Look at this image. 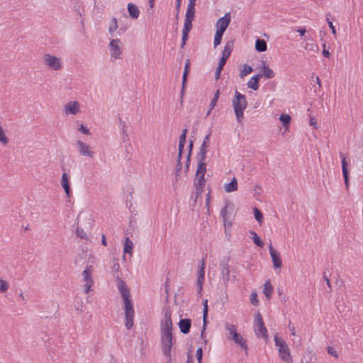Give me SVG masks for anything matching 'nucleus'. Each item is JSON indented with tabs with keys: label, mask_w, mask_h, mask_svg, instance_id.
Returning a JSON list of instances; mask_svg holds the SVG:
<instances>
[{
	"label": "nucleus",
	"mask_w": 363,
	"mask_h": 363,
	"mask_svg": "<svg viewBox=\"0 0 363 363\" xmlns=\"http://www.w3.org/2000/svg\"><path fill=\"white\" fill-rule=\"evenodd\" d=\"M118 289L120 291L123 301V308L125 311V325L129 330L133 325V318L135 311L133 303L130 297V291L124 281H120L118 284Z\"/></svg>",
	"instance_id": "1"
},
{
	"label": "nucleus",
	"mask_w": 363,
	"mask_h": 363,
	"mask_svg": "<svg viewBox=\"0 0 363 363\" xmlns=\"http://www.w3.org/2000/svg\"><path fill=\"white\" fill-rule=\"evenodd\" d=\"M232 106L238 123H240L244 117V111L246 109L247 102L244 94L235 91V96L232 100Z\"/></svg>",
	"instance_id": "2"
},
{
	"label": "nucleus",
	"mask_w": 363,
	"mask_h": 363,
	"mask_svg": "<svg viewBox=\"0 0 363 363\" xmlns=\"http://www.w3.org/2000/svg\"><path fill=\"white\" fill-rule=\"evenodd\" d=\"M42 63L49 71L58 72L63 69L62 58L50 53L43 54L42 56Z\"/></svg>",
	"instance_id": "3"
},
{
	"label": "nucleus",
	"mask_w": 363,
	"mask_h": 363,
	"mask_svg": "<svg viewBox=\"0 0 363 363\" xmlns=\"http://www.w3.org/2000/svg\"><path fill=\"white\" fill-rule=\"evenodd\" d=\"M107 49L111 61L120 60L123 59L124 45L121 39H112L109 42L107 46Z\"/></svg>",
	"instance_id": "4"
},
{
	"label": "nucleus",
	"mask_w": 363,
	"mask_h": 363,
	"mask_svg": "<svg viewBox=\"0 0 363 363\" xmlns=\"http://www.w3.org/2000/svg\"><path fill=\"white\" fill-rule=\"evenodd\" d=\"M206 172V162L203 161H199V165L196 169V179L194 182V185L196 186V194L197 196L200 195L203 191V189L206 183V179L204 178Z\"/></svg>",
	"instance_id": "5"
},
{
	"label": "nucleus",
	"mask_w": 363,
	"mask_h": 363,
	"mask_svg": "<svg viewBox=\"0 0 363 363\" xmlns=\"http://www.w3.org/2000/svg\"><path fill=\"white\" fill-rule=\"evenodd\" d=\"M225 330L228 332L227 338L233 341L235 344L240 345L242 349L247 350V346L245 340L237 333L236 326L233 324L226 323L225 324Z\"/></svg>",
	"instance_id": "6"
},
{
	"label": "nucleus",
	"mask_w": 363,
	"mask_h": 363,
	"mask_svg": "<svg viewBox=\"0 0 363 363\" xmlns=\"http://www.w3.org/2000/svg\"><path fill=\"white\" fill-rule=\"evenodd\" d=\"M172 330H161V345L164 356L171 360L172 347Z\"/></svg>",
	"instance_id": "7"
},
{
	"label": "nucleus",
	"mask_w": 363,
	"mask_h": 363,
	"mask_svg": "<svg viewBox=\"0 0 363 363\" xmlns=\"http://www.w3.org/2000/svg\"><path fill=\"white\" fill-rule=\"evenodd\" d=\"M274 342L279 350V357L287 363H292V359L288 345L284 340L279 337L277 334L274 335Z\"/></svg>",
	"instance_id": "8"
},
{
	"label": "nucleus",
	"mask_w": 363,
	"mask_h": 363,
	"mask_svg": "<svg viewBox=\"0 0 363 363\" xmlns=\"http://www.w3.org/2000/svg\"><path fill=\"white\" fill-rule=\"evenodd\" d=\"M255 321H254V331L255 335L258 337H262L264 339H267V330L264 326L262 318L259 313H257L255 315Z\"/></svg>",
	"instance_id": "9"
},
{
	"label": "nucleus",
	"mask_w": 363,
	"mask_h": 363,
	"mask_svg": "<svg viewBox=\"0 0 363 363\" xmlns=\"http://www.w3.org/2000/svg\"><path fill=\"white\" fill-rule=\"evenodd\" d=\"M93 269L92 267L88 266L82 272V281L84 282V291L88 294L91 291V286L94 285L92 279Z\"/></svg>",
	"instance_id": "10"
},
{
	"label": "nucleus",
	"mask_w": 363,
	"mask_h": 363,
	"mask_svg": "<svg viewBox=\"0 0 363 363\" xmlns=\"http://www.w3.org/2000/svg\"><path fill=\"white\" fill-rule=\"evenodd\" d=\"M162 312L163 318L160 323V330H172V321L169 309L164 308Z\"/></svg>",
	"instance_id": "11"
},
{
	"label": "nucleus",
	"mask_w": 363,
	"mask_h": 363,
	"mask_svg": "<svg viewBox=\"0 0 363 363\" xmlns=\"http://www.w3.org/2000/svg\"><path fill=\"white\" fill-rule=\"evenodd\" d=\"M234 211V206L231 202H226L225 206L221 209L220 216L223 218L225 226L231 225V223H228V220Z\"/></svg>",
	"instance_id": "12"
},
{
	"label": "nucleus",
	"mask_w": 363,
	"mask_h": 363,
	"mask_svg": "<svg viewBox=\"0 0 363 363\" xmlns=\"http://www.w3.org/2000/svg\"><path fill=\"white\" fill-rule=\"evenodd\" d=\"M79 154L84 157L93 158L94 152L92 151L91 147L87 143L81 140H77L75 143Z\"/></svg>",
	"instance_id": "13"
},
{
	"label": "nucleus",
	"mask_w": 363,
	"mask_h": 363,
	"mask_svg": "<svg viewBox=\"0 0 363 363\" xmlns=\"http://www.w3.org/2000/svg\"><path fill=\"white\" fill-rule=\"evenodd\" d=\"M63 111L66 116L77 115L81 112L80 104L77 101H70L64 106Z\"/></svg>",
	"instance_id": "14"
},
{
	"label": "nucleus",
	"mask_w": 363,
	"mask_h": 363,
	"mask_svg": "<svg viewBox=\"0 0 363 363\" xmlns=\"http://www.w3.org/2000/svg\"><path fill=\"white\" fill-rule=\"evenodd\" d=\"M230 14L227 13L222 18H219L216 24V31L224 33L230 23Z\"/></svg>",
	"instance_id": "15"
},
{
	"label": "nucleus",
	"mask_w": 363,
	"mask_h": 363,
	"mask_svg": "<svg viewBox=\"0 0 363 363\" xmlns=\"http://www.w3.org/2000/svg\"><path fill=\"white\" fill-rule=\"evenodd\" d=\"M228 259H224L220 263V276L225 286H227L230 279V270L228 266Z\"/></svg>",
	"instance_id": "16"
},
{
	"label": "nucleus",
	"mask_w": 363,
	"mask_h": 363,
	"mask_svg": "<svg viewBox=\"0 0 363 363\" xmlns=\"http://www.w3.org/2000/svg\"><path fill=\"white\" fill-rule=\"evenodd\" d=\"M194 19L186 18L184 20V28L182 30V43L181 47L184 48L186 44V41L188 39L189 33L192 28V21Z\"/></svg>",
	"instance_id": "17"
},
{
	"label": "nucleus",
	"mask_w": 363,
	"mask_h": 363,
	"mask_svg": "<svg viewBox=\"0 0 363 363\" xmlns=\"http://www.w3.org/2000/svg\"><path fill=\"white\" fill-rule=\"evenodd\" d=\"M205 262L204 259H202L201 261V265L199 267V271L197 279V288H198V294L199 296L201 295L202 291V285L204 281V273H205Z\"/></svg>",
	"instance_id": "18"
},
{
	"label": "nucleus",
	"mask_w": 363,
	"mask_h": 363,
	"mask_svg": "<svg viewBox=\"0 0 363 363\" xmlns=\"http://www.w3.org/2000/svg\"><path fill=\"white\" fill-rule=\"evenodd\" d=\"M269 250L273 262V267L275 269L281 268L282 262L280 258L279 253L274 249L272 243L269 244Z\"/></svg>",
	"instance_id": "19"
},
{
	"label": "nucleus",
	"mask_w": 363,
	"mask_h": 363,
	"mask_svg": "<svg viewBox=\"0 0 363 363\" xmlns=\"http://www.w3.org/2000/svg\"><path fill=\"white\" fill-rule=\"evenodd\" d=\"M211 133H208L203 139V141L201 145L200 152L199 153V161L205 162L206 148L209 146Z\"/></svg>",
	"instance_id": "20"
},
{
	"label": "nucleus",
	"mask_w": 363,
	"mask_h": 363,
	"mask_svg": "<svg viewBox=\"0 0 363 363\" xmlns=\"http://www.w3.org/2000/svg\"><path fill=\"white\" fill-rule=\"evenodd\" d=\"M341 164H342V174L344 177L345 184L346 186V188L348 189L349 187V174L347 170V162L346 160V158L345 156L341 155Z\"/></svg>",
	"instance_id": "21"
},
{
	"label": "nucleus",
	"mask_w": 363,
	"mask_h": 363,
	"mask_svg": "<svg viewBox=\"0 0 363 363\" xmlns=\"http://www.w3.org/2000/svg\"><path fill=\"white\" fill-rule=\"evenodd\" d=\"M191 320L189 318L181 319L178 323L180 331L184 334H187L191 328Z\"/></svg>",
	"instance_id": "22"
},
{
	"label": "nucleus",
	"mask_w": 363,
	"mask_h": 363,
	"mask_svg": "<svg viewBox=\"0 0 363 363\" xmlns=\"http://www.w3.org/2000/svg\"><path fill=\"white\" fill-rule=\"evenodd\" d=\"M61 185L67 197L70 196L69 177V175L64 172L62 175Z\"/></svg>",
	"instance_id": "23"
},
{
	"label": "nucleus",
	"mask_w": 363,
	"mask_h": 363,
	"mask_svg": "<svg viewBox=\"0 0 363 363\" xmlns=\"http://www.w3.org/2000/svg\"><path fill=\"white\" fill-rule=\"evenodd\" d=\"M196 1V0H189V4L185 13V18L194 20Z\"/></svg>",
	"instance_id": "24"
},
{
	"label": "nucleus",
	"mask_w": 363,
	"mask_h": 363,
	"mask_svg": "<svg viewBox=\"0 0 363 363\" xmlns=\"http://www.w3.org/2000/svg\"><path fill=\"white\" fill-rule=\"evenodd\" d=\"M262 77V74H258L252 77L247 82V86L253 90H257L259 88V79Z\"/></svg>",
	"instance_id": "25"
},
{
	"label": "nucleus",
	"mask_w": 363,
	"mask_h": 363,
	"mask_svg": "<svg viewBox=\"0 0 363 363\" xmlns=\"http://www.w3.org/2000/svg\"><path fill=\"white\" fill-rule=\"evenodd\" d=\"M279 121L281 122L282 125L284 128V130L282 135H284L288 130L289 126L291 121V117L288 114H281L279 117Z\"/></svg>",
	"instance_id": "26"
},
{
	"label": "nucleus",
	"mask_w": 363,
	"mask_h": 363,
	"mask_svg": "<svg viewBox=\"0 0 363 363\" xmlns=\"http://www.w3.org/2000/svg\"><path fill=\"white\" fill-rule=\"evenodd\" d=\"M128 11L132 18L135 19L138 18L140 11L135 4L129 3L128 4Z\"/></svg>",
	"instance_id": "27"
},
{
	"label": "nucleus",
	"mask_w": 363,
	"mask_h": 363,
	"mask_svg": "<svg viewBox=\"0 0 363 363\" xmlns=\"http://www.w3.org/2000/svg\"><path fill=\"white\" fill-rule=\"evenodd\" d=\"M224 189L226 192L230 193L238 189V182L235 177H233L230 183L224 185Z\"/></svg>",
	"instance_id": "28"
},
{
	"label": "nucleus",
	"mask_w": 363,
	"mask_h": 363,
	"mask_svg": "<svg viewBox=\"0 0 363 363\" xmlns=\"http://www.w3.org/2000/svg\"><path fill=\"white\" fill-rule=\"evenodd\" d=\"M233 48V41H228L226 43L224 50H223L222 57L225 59L228 60L230 57L231 52Z\"/></svg>",
	"instance_id": "29"
},
{
	"label": "nucleus",
	"mask_w": 363,
	"mask_h": 363,
	"mask_svg": "<svg viewBox=\"0 0 363 363\" xmlns=\"http://www.w3.org/2000/svg\"><path fill=\"white\" fill-rule=\"evenodd\" d=\"M262 70L263 73H261L262 74V77L264 76L267 79H272L274 76V73L268 66L266 65V63L264 62H262Z\"/></svg>",
	"instance_id": "30"
},
{
	"label": "nucleus",
	"mask_w": 363,
	"mask_h": 363,
	"mask_svg": "<svg viewBox=\"0 0 363 363\" xmlns=\"http://www.w3.org/2000/svg\"><path fill=\"white\" fill-rule=\"evenodd\" d=\"M133 242L129 239V238H128V237L125 238V242H124L123 252L128 253L131 255L133 253Z\"/></svg>",
	"instance_id": "31"
},
{
	"label": "nucleus",
	"mask_w": 363,
	"mask_h": 363,
	"mask_svg": "<svg viewBox=\"0 0 363 363\" xmlns=\"http://www.w3.org/2000/svg\"><path fill=\"white\" fill-rule=\"evenodd\" d=\"M255 49L258 52H264L267 49V43L262 39H257L255 42Z\"/></svg>",
	"instance_id": "32"
},
{
	"label": "nucleus",
	"mask_w": 363,
	"mask_h": 363,
	"mask_svg": "<svg viewBox=\"0 0 363 363\" xmlns=\"http://www.w3.org/2000/svg\"><path fill=\"white\" fill-rule=\"evenodd\" d=\"M118 28L117 19L116 18H112L108 27V33L111 36H113V33L116 31Z\"/></svg>",
	"instance_id": "33"
},
{
	"label": "nucleus",
	"mask_w": 363,
	"mask_h": 363,
	"mask_svg": "<svg viewBox=\"0 0 363 363\" xmlns=\"http://www.w3.org/2000/svg\"><path fill=\"white\" fill-rule=\"evenodd\" d=\"M312 82H314V84H312V85L315 93L320 92L322 88L320 78L318 77H312Z\"/></svg>",
	"instance_id": "34"
},
{
	"label": "nucleus",
	"mask_w": 363,
	"mask_h": 363,
	"mask_svg": "<svg viewBox=\"0 0 363 363\" xmlns=\"http://www.w3.org/2000/svg\"><path fill=\"white\" fill-rule=\"evenodd\" d=\"M208 300L206 299L203 301V330L201 333V334L203 333V331L206 328V325L207 323V315H208Z\"/></svg>",
	"instance_id": "35"
},
{
	"label": "nucleus",
	"mask_w": 363,
	"mask_h": 363,
	"mask_svg": "<svg viewBox=\"0 0 363 363\" xmlns=\"http://www.w3.org/2000/svg\"><path fill=\"white\" fill-rule=\"evenodd\" d=\"M187 133H188V129H186V128H185L182 130V133L179 137V148L178 149H180V150L184 149Z\"/></svg>",
	"instance_id": "36"
},
{
	"label": "nucleus",
	"mask_w": 363,
	"mask_h": 363,
	"mask_svg": "<svg viewBox=\"0 0 363 363\" xmlns=\"http://www.w3.org/2000/svg\"><path fill=\"white\" fill-rule=\"evenodd\" d=\"M273 287L269 283V281H267L264 284V287L263 292L267 298H269L271 297L272 293Z\"/></svg>",
	"instance_id": "37"
},
{
	"label": "nucleus",
	"mask_w": 363,
	"mask_h": 363,
	"mask_svg": "<svg viewBox=\"0 0 363 363\" xmlns=\"http://www.w3.org/2000/svg\"><path fill=\"white\" fill-rule=\"evenodd\" d=\"M251 234V239L253 240L254 243L259 246V247H262L263 245H264V243L261 240V239L259 238V237L257 235V233L254 231H252L250 233Z\"/></svg>",
	"instance_id": "38"
},
{
	"label": "nucleus",
	"mask_w": 363,
	"mask_h": 363,
	"mask_svg": "<svg viewBox=\"0 0 363 363\" xmlns=\"http://www.w3.org/2000/svg\"><path fill=\"white\" fill-rule=\"evenodd\" d=\"M9 284L7 281L0 278V294H4L8 291Z\"/></svg>",
	"instance_id": "39"
},
{
	"label": "nucleus",
	"mask_w": 363,
	"mask_h": 363,
	"mask_svg": "<svg viewBox=\"0 0 363 363\" xmlns=\"http://www.w3.org/2000/svg\"><path fill=\"white\" fill-rule=\"evenodd\" d=\"M223 35V33L216 31L214 40H213V45H214L215 48L220 44Z\"/></svg>",
	"instance_id": "40"
},
{
	"label": "nucleus",
	"mask_w": 363,
	"mask_h": 363,
	"mask_svg": "<svg viewBox=\"0 0 363 363\" xmlns=\"http://www.w3.org/2000/svg\"><path fill=\"white\" fill-rule=\"evenodd\" d=\"M252 72V69L250 66L245 65L243 69L240 72V77H243Z\"/></svg>",
	"instance_id": "41"
},
{
	"label": "nucleus",
	"mask_w": 363,
	"mask_h": 363,
	"mask_svg": "<svg viewBox=\"0 0 363 363\" xmlns=\"http://www.w3.org/2000/svg\"><path fill=\"white\" fill-rule=\"evenodd\" d=\"M0 142L3 144L6 145L9 142V139L7 138L5 132L2 127L0 125Z\"/></svg>",
	"instance_id": "42"
},
{
	"label": "nucleus",
	"mask_w": 363,
	"mask_h": 363,
	"mask_svg": "<svg viewBox=\"0 0 363 363\" xmlns=\"http://www.w3.org/2000/svg\"><path fill=\"white\" fill-rule=\"evenodd\" d=\"M254 216L255 219L259 222L261 223L263 216L261 211H259L257 208H254Z\"/></svg>",
	"instance_id": "43"
},
{
	"label": "nucleus",
	"mask_w": 363,
	"mask_h": 363,
	"mask_svg": "<svg viewBox=\"0 0 363 363\" xmlns=\"http://www.w3.org/2000/svg\"><path fill=\"white\" fill-rule=\"evenodd\" d=\"M121 132L123 134V141H125L128 139V135L127 131V126L125 123H123L122 128H121Z\"/></svg>",
	"instance_id": "44"
},
{
	"label": "nucleus",
	"mask_w": 363,
	"mask_h": 363,
	"mask_svg": "<svg viewBox=\"0 0 363 363\" xmlns=\"http://www.w3.org/2000/svg\"><path fill=\"white\" fill-rule=\"evenodd\" d=\"M79 130L81 133H84V134H85L86 135H91L90 130L85 125H84L83 124H81L79 125Z\"/></svg>",
	"instance_id": "45"
},
{
	"label": "nucleus",
	"mask_w": 363,
	"mask_h": 363,
	"mask_svg": "<svg viewBox=\"0 0 363 363\" xmlns=\"http://www.w3.org/2000/svg\"><path fill=\"white\" fill-rule=\"evenodd\" d=\"M217 101H216V99H213L210 103V105H209V109L206 113V116H209L211 111L214 108V107L216 106L217 104Z\"/></svg>",
	"instance_id": "46"
},
{
	"label": "nucleus",
	"mask_w": 363,
	"mask_h": 363,
	"mask_svg": "<svg viewBox=\"0 0 363 363\" xmlns=\"http://www.w3.org/2000/svg\"><path fill=\"white\" fill-rule=\"evenodd\" d=\"M310 120H309V124L310 125L313 126L314 129H318L317 125V121L316 118L314 116H309Z\"/></svg>",
	"instance_id": "47"
},
{
	"label": "nucleus",
	"mask_w": 363,
	"mask_h": 363,
	"mask_svg": "<svg viewBox=\"0 0 363 363\" xmlns=\"http://www.w3.org/2000/svg\"><path fill=\"white\" fill-rule=\"evenodd\" d=\"M327 351H328L329 354L335 357V358H338V354H337L336 350L334 349V347H328L327 348Z\"/></svg>",
	"instance_id": "48"
},
{
	"label": "nucleus",
	"mask_w": 363,
	"mask_h": 363,
	"mask_svg": "<svg viewBox=\"0 0 363 363\" xmlns=\"http://www.w3.org/2000/svg\"><path fill=\"white\" fill-rule=\"evenodd\" d=\"M202 354H203L202 348L201 347L198 348L196 352V358L198 359V363H201Z\"/></svg>",
	"instance_id": "49"
},
{
	"label": "nucleus",
	"mask_w": 363,
	"mask_h": 363,
	"mask_svg": "<svg viewBox=\"0 0 363 363\" xmlns=\"http://www.w3.org/2000/svg\"><path fill=\"white\" fill-rule=\"evenodd\" d=\"M250 302H251L252 304H253L255 306H257L258 304L259 301H258V299L257 298V294L256 293L252 294L251 298H250Z\"/></svg>",
	"instance_id": "50"
},
{
	"label": "nucleus",
	"mask_w": 363,
	"mask_h": 363,
	"mask_svg": "<svg viewBox=\"0 0 363 363\" xmlns=\"http://www.w3.org/2000/svg\"><path fill=\"white\" fill-rule=\"evenodd\" d=\"M211 199V197L210 195V192H208L206 195V206L208 213H209V209H210L209 206H210Z\"/></svg>",
	"instance_id": "51"
},
{
	"label": "nucleus",
	"mask_w": 363,
	"mask_h": 363,
	"mask_svg": "<svg viewBox=\"0 0 363 363\" xmlns=\"http://www.w3.org/2000/svg\"><path fill=\"white\" fill-rule=\"evenodd\" d=\"M327 21H328L330 28L331 29L332 33L333 34V35H336V30H335V26H333V22L330 21L328 18H327Z\"/></svg>",
	"instance_id": "52"
},
{
	"label": "nucleus",
	"mask_w": 363,
	"mask_h": 363,
	"mask_svg": "<svg viewBox=\"0 0 363 363\" xmlns=\"http://www.w3.org/2000/svg\"><path fill=\"white\" fill-rule=\"evenodd\" d=\"M188 74L189 73H186V72L183 73L182 94H183L184 88H185V84H186V79H187Z\"/></svg>",
	"instance_id": "53"
},
{
	"label": "nucleus",
	"mask_w": 363,
	"mask_h": 363,
	"mask_svg": "<svg viewBox=\"0 0 363 363\" xmlns=\"http://www.w3.org/2000/svg\"><path fill=\"white\" fill-rule=\"evenodd\" d=\"M226 61L227 60L224 57H220L217 67L219 68V69H223Z\"/></svg>",
	"instance_id": "54"
},
{
	"label": "nucleus",
	"mask_w": 363,
	"mask_h": 363,
	"mask_svg": "<svg viewBox=\"0 0 363 363\" xmlns=\"http://www.w3.org/2000/svg\"><path fill=\"white\" fill-rule=\"evenodd\" d=\"M192 147H193V142H192V141H190V143H189V155H188V157H187V164H186V168H187V169L189 168V160H190V154H191V152Z\"/></svg>",
	"instance_id": "55"
},
{
	"label": "nucleus",
	"mask_w": 363,
	"mask_h": 363,
	"mask_svg": "<svg viewBox=\"0 0 363 363\" xmlns=\"http://www.w3.org/2000/svg\"><path fill=\"white\" fill-rule=\"evenodd\" d=\"M323 55L325 57H329L330 56V53L328 50L325 49V47H326L325 44H323Z\"/></svg>",
	"instance_id": "56"
},
{
	"label": "nucleus",
	"mask_w": 363,
	"mask_h": 363,
	"mask_svg": "<svg viewBox=\"0 0 363 363\" xmlns=\"http://www.w3.org/2000/svg\"><path fill=\"white\" fill-rule=\"evenodd\" d=\"M190 67V61L187 60L185 64L184 71V72L189 73Z\"/></svg>",
	"instance_id": "57"
},
{
	"label": "nucleus",
	"mask_w": 363,
	"mask_h": 363,
	"mask_svg": "<svg viewBox=\"0 0 363 363\" xmlns=\"http://www.w3.org/2000/svg\"><path fill=\"white\" fill-rule=\"evenodd\" d=\"M182 169V163L179 161H177V165H176V174H177L179 171Z\"/></svg>",
	"instance_id": "58"
},
{
	"label": "nucleus",
	"mask_w": 363,
	"mask_h": 363,
	"mask_svg": "<svg viewBox=\"0 0 363 363\" xmlns=\"http://www.w3.org/2000/svg\"><path fill=\"white\" fill-rule=\"evenodd\" d=\"M84 233L83 230H80V229L77 230V235L78 237H80L81 238H84Z\"/></svg>",
	"instance_id": "59"
},
{
	"label": "nucleus",
	"mask_w": 363,
	"mask_h": 363,
	"mask_svg": "<svg viewBox=\"0 0 363 363\" xmlns=\"http://www.w3.org/2000/svg\"><path fill=\"white\" fill-rule=\"evenodd\" d=\"M221 71H222V69H219V68L217 67L216 73H215V77L216 79H218L220 77Z\"/></svg>",
	"instance_id": "60"
},
{
	"label": "nucleus",
	"mask_w": 363,
	"mask_h": 363,
	"mask_svg": "<svg viewBox=\"0 0 363 363\" xmlns=\"http://www.w3.org/2000/svg\"><path fill=\"white\" fill-rule=\"evenodd\" d=\"M120 269V265L118 263H115L113 266V270L118 272Z\"/></svg>",
	"instance_id": "61"
},
{
	"label": "nucleus",
	"mask_w": 363,
	"mask_h": 363,
	"mask_svg": "<svg viewBox=\"0 0 363 363\" xmlns=\"http://www.w3.org/2000/svg\"><path fill=\"white\" fill-rule=\"evenodd\" d=\"M219 96H220V90H219V89H218V90L216 91V93H215L214 96H213V99H216V101H218V98H219Z\"/></svg>",
	"instance_id": "62"
},
{
	"label": "nucleus",
	"mask_w": 363,
	"mask_h": 363,
	"mask_svg": "<svg viewBox=\"0 0 363 363\" xmlns=\"http://www.w3.org/2000/svg\"><path fill=\"white\" fill-rule=\"evenodd\" d=\"M183 150H184V149H181V150H180V149H179V150H179V152H178V158H177V161L181 162V158H182V155Z\"/></svg>",
	"instance_id": "63"
},
{
	"label": "nucleus",
	"mask_w": 363,
	"mask_h": 363,
	"mask_svg": "<svg viewBox=\"0 0 363 363\" xmlns=\"http://www.w3.org/2000/svg\"><path fill=\"white\" fill-rule=\"evenodd\" d=\"M101 242H102L103 245H104V246L107 245L106 239V237L104 235H102Z\"/></svg>",
	"instance_id": "64"
}]
</instances>
